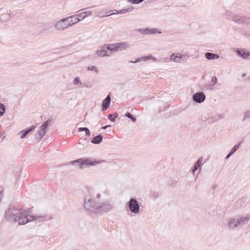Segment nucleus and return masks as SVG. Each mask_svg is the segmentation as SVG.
I'll return each mask as SVG.
<instances>
[{
    "instance_id": "f257e3e1",
    "label": "nucleus",
    "mask_w": 250,
    "mask_h": 250,
    "mask_svg": "<svg viewBox=\"0 0 250 250\" xmlns=\"http://www.w3.org/2000/svg\"><path fill=\"white\" fill-rule=\"evenodd\" d=\"M101 197L100 193L93 190H89L85 194L83 208L86 213L91 216L103 214L111 211L114 203L110 201H105L100 203L99 200Z\"/></svg>"
},
{
    "instance_id": "f03ea898",
    "label": "nucleus",
    "mask_w": 250,
    "mask_h": 250,
    "mask_svg": "<svg viewBox=\"0 0 250 250\" xmlns=\"http://www.w3.org/2000/svg\"><path fill=\"white\" fill-rule=\"evenodd\" d=\"M29 209L25 210L11 206L6 210L4 214L6 220L11 223L18 222L19 225H25L33 221L39 222L52 219L51 216L29 215Z\"/></svg>"
},
{
    "instance_id": "7ed1b4c3",
    "label": "nucleus",
    "mask_w": 250,
    "mask_h": 250,
    "mask_svg": "<svg viewBox=\"0 0 250 250\" xmlns=\"http://www.w3.org/2000/svg\"><path fill=\"white\" fill-rule=\"evenodd\" d=\"M226 16L229 20H231L238 24H247L250 23V17L233 14L229 12H226Z\"/></svg>"
},
{
    "instance_id": "20e7f679",
    "label": "nucleus",
    "mask_w": 250,
    "mask_h": 250,
    "mask_svg": "<svg viewBox=\"0 0 250 250\" xmlns=\"http://www.w3.org/2000/svg\"><path fill=\"white\" fill-rule=\"evenodd\" d=\"M104 160H101V161H97L91 160L90 158H81L78 159L76 160L72 161L71 162V165H74L76 164H77L79 166L80 168H83V166L85 165L87 167H89V166H95L97 164H101L103 162H104Z\"/></svg>"
},
{
    "instance_id": "39448f33",
    "label": "nucleus",
    "mask_w": 250,
    "mask_h": 250,
    "mask_svg": "<svg viewBox=\"0 0 250 250\" xmlns=\"http://www.w3.org/2000/svg\"><path fill=\"white\" fill-rule=\"evenodd\" d=\"M110 45L111 44H105L100 47L96 51L97 55L99 57L109 56L113 52Z\"/></svg>"
},
{
    "instance_id": "423d86ee",
    "label": "nucleus",
    "mask_w": 250,
    "mask_h": 250,
    "mask_svg": "<svg viewBox=\"0 0 250 250\" xmlns=\"http://www.w3.org/2000/svg\"><path fill=\"white\" fill-rule=\"evenodd\" d=\"M128 206L130 211L132 213L136 214L139 212V203L135 199L131 198L128 203Z\"/></svg>"
},
{
    "instance_id": "0eeeda50",
    "label": "nucleus",
    "mask_w": 250,
    "mask_h": 250,
    "mask_svg": "<svg viewBox=\"0 0 250 250\" xmlns=\"http://www.w3.org/2000/svg\"><path fill=\"white\" fill-rule=\"evenodd\" d=\"M112 48L113 52L122 51L130 47V44L127 42H119L118 43H111L110 45Z\"/></svg>"
},
{
    "instance_id": "6e6552de",
    "label": "nucleus",
    "mask_w": 250,
    "mask_h": 250,
    "mask_svg": "<svg viewBox=\"0 0 250 250\" xmlns=\"http://www.w3.org/2000/svg\"><path fill=\"white\" fill-rule=\"evenodd\" d=\"M67 21L68 19L66 18L59 20L54 24L55 28L58 31H63L67 29L68 28L67 25Z\"/></svg>"
},
{
    "instance_id": "1a4fd4ad",
    "label": "nucleus",
    "mask_w": 250,
    "mask_h": 250,
    "mask_svg": "<svg viewBox=\"0 0 250 250\" xmlns=\"http://www.w3.org/2000/svg\"><path fill=\"white\" fill-rule=\"evenodd\" d=\"M192 99L195 102L201 104L205 101L206 96L203 92H197L193 95Z\"/></svg>"
},
{
    "instance_id": "9d476101",
    "label": "nucleus",
    "mask_w": 250,
    "mask_h": 250,
    "mask_svg": "<svg viewBox=\"0 0 250 250\" xmlns=\"http://www.w3.org/2000/svg\"><path fill=\"white\" fill-rule=\"evenodd\" d=\"M228 226L229 229H232L240 227L237 218L235 217L230 218L228 222Z\"/></svg>"
},
{
    "instance_id": "9b49d317",
    "label": "nucleus",
    "mask_w": 250,
    "mask_h": 250,
    "mask_svg": "<svg viewBox=\"0 0 250 250\" xmlns=\"http://www.w3.org/2000/svg\"><path fill=\"white\" fill-rule=\"evenodd\" d=\"M83 14V13H79L78 14L67 17H66V18L68 19V20H69V19H71V20H72V21L74 23V24H76L79 21L84 19V17L82 16Z\"/></svg>"
},
{
    "instance_id": "f8f14e48",
    "label": "nucleus",
    "mask_w": 250,
    "mask_h": 250,
    "mask_svg": "<svg viewBox=\"0 0 250 250\" xmlns=\"http://www.w3.org/2000/svg\"><path fill=\"white\" fill-rule=\"evenodd\" d=\"M150 59H152L153 61H157V59L155 57H154L151 55H148V56L143 57L142 58H137L136 59V60L135 61H130L129 62L137 63V62H140L142 61L146 62L148 60H149Z\"/></svg>"
},
{
    "instance_id": "ddd939ff",
    "label": "nucleus",
    "mask_w": 250,
    "mask_h": 250,
    "mask_svg": "<svg viewBox=\"0 0 250 250\" xmlns=\"http://www.w3.org/2000/svg\"><path fill=\"white\" fill-rule=\"evenodd\" d=\"M237 219H238V223L239 224V227H242L243 225L247 224L249 221L250 218V215L247 214L245 216H241L240 217H237Z\"/></svg>"
},
{
    "instance_id": "4468645a",
    "label": "nucleus",
    "mask_w": 250,
    "mask_h": 250,
    "mask_svg": "<svg viewBox=\"0 0 250 250\" xmlns=\"http://www.w3.org/2000/svg\"><path fill=\"white\" fill-rule=\"evenodd\" d=\"M111 97L109 95H108L103 100L102 103V110L105 111L107 110L110 104Z\"/></svg>"
},
{
    "instance_id": "2eb2a0df",
    "label": "nucleus",
    "mask_w": 250,
    "mask_h": 250,
    "mask_svg": "<svg viewBox=\"0 0 250 250\" xmlns=\"http://www.w3.org/2000/svg\"><path fill=\"white\" fill-rule=\"evenodd\" d=\"M236 52L243 59H250V52L245 51L244 49H237Z\"/></svg>"
},
{
    "instance_id": "dca6fc26",
    "label": "nucleus",
    "mask_w": 250,
    "mask_h": 250,
    "mask_svg": "<svg viewBox=\"0 0 250 250\" xmlns=\"http://www.w3.org/2000/svg\"><path fill=\"white\" fill-rule=\"evenodd\" d=\"M203 158L202 157L199 158L198 160L197 161V162L195 163L194 166L193 167L192 169V172L193 174L195 173V172L198 170L199 168H200L199 172L201 171V163L203 161Z\"/></svg>"
},
{
    "instance_id": "f3484780",
    "label": "nucleus",
    "mask_w": 250,
    "mask_h": 250,
    "mask_svg": "<svg viewBox=\"0 0 250 250\" xmlns=\"http://www.w3.org/2000/svg\"><path fill=\"white\" fill-rule=\"evenodd\" d=\"M36 126H31L30 127L26 128L24 130H23L19 132L21 135V138L23 139L25 137V136L31 131H32L34 129H35Z\"/></svg>"
},
{
    "instance_id": "a211bd4d",
    "label": "nucleus",
    "mask_w": 250,
    "mask_h": 250,
    "mask_svg": "<svg viewBox=\"0 0 250 250\" xmlns=\"http://www.w3.org/2000/svg\"><path fill=\"white\" fill-rule=\"evenodd\" d=\"M205 57L209 60L217 59L219 58V56L217 54L207 52L205 54Z\"/></svg>"
},
{
    "instance_id": "6ab92c4d",
    "label": "nucleus",
    "mask_w": 250,
    "mask_h": 250,
    "mask_svg": "<svg viewBox=\"0 0 250 250\" xmlns=\"http://www.w3.org/2000/svg\"><path fill=\"white\" fill-rule=\"evenodd\" d=\"M103 139V137L101 134H99L94 137L91 140V143L94 144H100Z\"/></svg>"
},
{
    "instance_id": "aec40b11",
    "label": "nucleus",
    "mask_w": 250,
    "mask_h": 250,
    "mask_svg": "<svg viewBox=\"0 0 250 250\" xmlns=\"http://www.w3.org/2000/svg\"><path fill=\"white\" fill-rule=\"evenodd\" d=\"M142 33L144 34H152L154 33H161L160 31H158L157 29H149L146 28L142 30Z\"/></svg>"
},
{
    "instance_id": "412c9836",
    "label": "nucleus",
    "mask_w": 250,
    "mask_h": 250,
    "mask_svg": "<svg viewBox=\"0 0 250 250\" xmlns=\"http://www.w3.org/2000/svg\"><path fill=\"white\" fill-rule=\"evenodd\" d=\"M179 54L175 55V54H172L170 56V59L176 62H180V60L183 57L184 55L179 56Z\"/></svg>"
},
{
    "instance_id": "4be33fe9",
    "label": "nucleus",
    "mask_w": 250,
    "mask_h": 250,
    "mask_svg": "<svg viewBox=\"0 0 250 250\" xmlns=\"http://www.w3.org/2000/svg\"><path fill=\"white\" fill-rule=\"evenodd\" d=\"M46 134V131H43L41 129H39L38 132L35 135V138L36 139H41Z\"/></svg>"
},
{
    "instance_id": "5701e85b",
    "label": "nucleus",
    "mask_w": 250,
    "mask_h": 250,
    "mask_svg": "<svg viewBox=\"0 0 250 250\" xmlns=\"http://www.w3.org/2000/svg\"><path fill=\"white\" fill-rule=\"evenodd\" d=\"M133 9V7L131 6L127 8L123 9L117 12L118 14H124L131 12Z\"/></svg>"
},
{
    "instance_id": "b1692460",
    "label": "nucleus",
    "mask_w": 250,
    "mask_h": 250,
    "mask_svg": "<svg viewBox=\"0 0 250 250\" xmlns=\"http://www.w3.org/2000/svg\"><path fill=\"white\" fill-rule=\"evenodd\" d=\"M95 15L98 17L103 18L104 17H107L110 15H112L113 14H110L109 15H104L103 11H100V10H96L95 12Z\"/></svg>"
},
{
    "instance_id": "393cba45",
    "label": "nucleus",
    "mask_w": 250,
    "mask_h": 250,
    "mask_svg": "<svg viewBox=\"0 0 250 250\" xmlns=\"http://www.w3.org/2000/svg\"><path fill=\"white\" fill-rule=\"evenodd\" d=\"M78 129L79 132L85 131L86 137H88L90 136V131L88 128L82 127H79Z\"/></svg>"
},
{
    "instance_id": "a878e982",
    "label": "nucleus",
    "mask_w": 250,
    "mask_h": 250,
    "mask_svg": "<svg viewBox=\"0 0 250 250\" xmlns=\"http://www.w3.org/2000/svg\"><path fill=\"white\" fill-rule=\"evenodd\" d=\"M78 129L79 132L85 131L86 137H88L90 136V131L88 128L82 127H79Z\"/></svg>"
},
{
    "instance_id": "bb28decb",
    "label": "nucleus",
    "mask_w": 250,
    "mask_h": 250,
    "mask_svg": "<svg viewBox=\"0 0 250 250\" xmlns=\"http://www.w3.org/2000/svg\"><path fill=\"white\" fill-rule=\"evenodd\" d=\"M73 83L75 85H78L79 84H80V85H82L83 87L86 86L85 83L83 84L81 83L80 79L79 77H76L74 79V80H73Z\"/></svg>"
},
{
    "instance_id": "cd10ccee",
    "label": "nucleus",
    "mask_w": 250,
    "mask_h": 250,
    "mask_svg": "<svg viewBox=\"0 0 250 250\" xmlns=\"http://www.w3.org/2000/svg\"><path fill=\"white\" fill-rule=\"evenodd\" d=\"M160 193L159 192L151 191L150 193V196L151 198H154V199L155 200L160 195Z\"/></svg>"
},
{
    "instance_id": "c85d7f7f",
    "label": "nucleus",
    "mask_w": 250,
    "mask_h": 250,
    "mask_svg": "<svg viewBox=\"0 0 250 250\" xmlns=\"http://www.w3.org/2000/svg\"><path fill=\"white\" fill-rule=\"evenodd\" d=\"M212 85H210V84H205L201 88V89L202 90H211L212 89Z\"/></svg>"
},
{
    "instance_id": "c756f323",
    "label": "nucleus",
    "mask_w": 250,
    "mask_h": 250,
    "mask_svg": "<svg viewBox=\"0 0 250 250\" xmlns=\"http://www.w3.org/2000/svg\"><path fill=\"white\" fill-rule=\"evenodd\" d=\"M5 112V107L4 105L0 103V116L3 115Z\"/></svg>"
},
{
    "instance_id": "7c9ffc66",
    "label": "nucleus",
    "mask_w": 250,
    "mask_h": 250,
    "mask_svg": "<svg viewBox=\"0 0 250 250\" xmlns=\"http://www.w3.org/2000/svg\"><path fill=\"white\" fill-rule=\"evenodd\" d=\"M125 116L130 119L133 122H135L136 121V118L135 117L133 116L129 112H127L125 114Z\"/></svg>"
},
{
    "instance_id": "2f4dec72",
    "label": "nucleus",
    "mask_w": 250,
    "mask_h": 250,
    "mask_svg": "<svg viewBox=\"0 0 250 250\" xmlns=\"http://www.w3.org/2000/svg\"><path fill=\"white\" fill-rule=\"evenodd\" d=\"M114 115L115 116V117H114V118L113 117V115H112V114H109V115H108V117H108V119L109 120H110L111 122H115V120H116V118H117V117L118 116V115L117 113H115L114 114Z\"/></svg>"
},
{
    "instance_id": "473e14b6",
    "label": "nucleus",
    "mask_w": 250,
    "mask_h": 250,
    "mask_svg": "<svg viewBox=\"0 0 250 250\" xmlns=\"http://www.w3.org/2000/svg\"><path fill=\"white\" fill-rule=\"evenodd\" d=\"M241 142L239 143L238 145H235L231 149L230 152L232 154L235 153V152L237 150V149L239 148L240 145L241 144Z\"/></svg>"
},
{
    "instance_id": "72a5a7b5",
    "label": "nucleus",
    "mask_w": 250,
    "mask_h": 250,
    "mask_svg": "<svg viewBox=\"0 0 250 250\" xmlns=\"http://www.w3.org/2000/svg\"><path fill=\"white\" fill-rule=\"evenodd\" d=\"M144 0H128V2L131 4H139L143 2Z\"/></svg>"
},
{
    "instance_id": "f704fd0d",
    "label": "nucleus",
    "mask_w": 250,
    "mask_h": 250,
    "mask_svg": "<svg viewBox=\"0 0 250 250\" xmlns=\"http://www.w3.org/2000/svg\"><path fill=\"white\" fill-rule=\"evenodd\" d=\"M87 69L90 71H94L96 73H98V70L94 66H89L87 67Z\"/></svg>"
},
{
    "instance_id": "c9c22d12",
    "label": "nucleus",
    "mask_w": 250,
    "mask_h": 250,
    "mask_svg": "<svg viewBox=\"0 0 250 250\" xmlns=\"http://www.w3.org/2000/svg\"><path fill=\"white\" fill-rule=\"evenodd\" d=\"M81 13H83L82 15V16H84V18L88 15H91L92 13V11H86L83 12H82Z\"/></svg>"
},
{
    "instance_id": "e433bc0d",
    "label": "nucleus",
    "mask_w": 250,
    "mask_h": 250,
    "mask_svg": "<svg viewBox=\"0 0 250 250\" xmlns=\"http://www.w3.org/2000/svg\"><path fill=\"white\" fill-rule=\"evenodd\" d=\"M43 27L44 31H49L52 29V26L49 25L48 23L44 24Z\"/></svg>"
},
{
    "instance_id": "4c0bfd02",
    "label": "nucleus",
    "mask_w": 250,
    "mask_h": 250,
    "mask_svg": "<svg viewBox=\"0 0 250 250\" xmlns=\"http://www.w3.org/2000/svg\"><path fill=\"white\" fill-rule=\"evenodd\" d=\"M250 118V110L247 111L244 115L243 121H245V119Z\"/></svg>"
},
{
    "instance_id": "58836bf2",
    "label": "nucleus",
    "mask_w": 250,
    "mask_h": 250,
    "mask_svg": "<svg viewBox=\"0 0 250 250\" xmlns=\"http://www.w3.org/2000/svg\"><path fill=\"white\" fill-rule=\"evenodd\" d=\"M211 81L212 82V84H210V85H212V86L215 85V84L217 82V79L216 76H213L212 77Z\"/></svg>"
},
{
    "instance_id": "ea45409f",
    "label": "nucleus",
    "mask_w": 250,
    "mask_h": 250,
    "mask_svg": "<svg viewBox=\"0 0 250 250\" xmlns=\"http://www.w3.org/2000/svg\"><path fill=\"white\" fill-rule=\"evenodd\" d=\"M51 121V120L49 119L46 121L44 122L42 125L47 128Z\"/></svg>"
},
{
    "instance_id": "a19ab883",
    "label": "nucleus",
    "mask_w": 250,
    "mask_h": 250,
    "mask_svg": "<svg viewBox=\"0 0 250 250\" xmlns=\"http://www.w3.org/2000/svg\"><path fill=\"white\" fill-rule=\"evenodd\" d=\"M71 19H69V20L67 21V25L68 27L71 26L75 24L71 20Z\"/></svg>"
},
{
    "instance_id": "79ce46f5",
    "label": "nucleus",
    "mask_w": 250,
    "mask_h": 250,
    "mask_svg": "<svg viewBox=\"0 0 250 250\" xmlns=\"http://www.w3.org/2000/svg\"><path fill=\"white\" fill-rule=\"evenodd\" d=\"M247 198H243L241 199L240 200H239L238 201V202L240 203L241 206H242V203L245 204L246 202H247Z\"/></svg>"
},
{
    "instance_id": "37998d69",
    "label": "nucleus",
    "mask_w": 250,
    "mask_h": 250,
    "mask_svg": "<svg viewBox=\"0 0 250 250\" xmlns=\"http://www.w3.org/2000/svg\"><path fill=\"white\" fill-rule=\"evenodd\" d=\"M46 127H45L44 125H42L40 127V129H41L42 130H43V131H46Z\"/></svg>"
},
{
    "instance_id": "c03bdc74",
    "label": "nucleus",
    "mask_w": 250,
    "mask_h": 250,
    "mask_svg": "<svg viewBox=\"0 0 250 250\" xmlns=\"http://www.w3.org/2000/svg\"><path fill=\"white\" fill-rule=\"evenodd\" d=\"M46 127H45L44 125H42L40 127V129H41L42 130H43V131H46Z\"/></svg>"
},
{
    "instance_id": "a18cd8bd",
    "label": "nucleus",
    "mask_w": 250,
    "mask_h": 250,
    "mask_svg": "<svg viewBox=\"0 0 250 250\" xmlns=\"http://www.w3.org/2000/svg\"><path fill=\"white\" fill-rule=\"evenodd\" d=\"M110 127H111L110 125H105L104 126L102 127L101 129H106L107 128Z\"/></svg>"
},
{
    "instance_id": "49530a36",
    "label": "nucleus",
    "mask_w": 250,
    "mask_h": 250,
    "mask_svg": "<svg viewBox=\"0 0 250 250\" xmlns=\"http://www.w3.org/2000/svg\"><path fill=\"white\" fill-rule=\"evenodd\" d=\"M232 155V153H231L230 152L229 153V154L227 155L226 159H228Z\"/></svg>"
},
{
    "instance_id": "de8ad7c7",
    "label": "nucleus",
    "mask_w": 250,
    "mask_h": 250,
    "mask_svg": "<svg viewBox=\"0 0 250 250\" xmlns=\"http://www.w3.org/2000/svg\"><path fill=\"white\" fill-rule=\"evenodd\" d=\"M3 139H4V137L0 135V141H2L3 140Z\"/></svg>"
},
{
    "instance_id": "09e8293b",
    "label": "nucleus",
    "mask_w": 250,
    "mask_h": 250,
    "mask_svg": "<svg viewBox=\"0 0 250 250\" xmlns=\"http://www.w3.org/2000/svg\"><path fill=\"white\" fill-rule=\"evenodd\" d=\"M154 1V0H147V2L150 3Z\"/></svg>"
},
{
    "instance_id": "8fccbe9b",
    "label": "nucleus",
    "mask_w": 250,
    "mask_h": 250,
    "mask_svg": "<svg viewBox=\"0 0 250 250\" xmlns=\"http://www.w3.org/2000/svg\"><path fill=\"white\" fill-rule=\"evenodd\" d=\"M245 76H246V74H243L242 75V77H245Z\"/></svg>"
},
{
    "instance_id": "3c124183",
    "label": "nucleus",
    "mask_w": 250,
    "mask_h": 250,
    "mask_svg": "<svg viewBox=\"0 0 250 250\" xmlns=\"http://www.w3.org/2000/svg\"><path fill=\"white\" fill-rule=\"evenodd\" d=\"M209 84H212V81H211V82H210V83H209Z\"/></svg>"
},
{
    "instance_id": "603ef678",
    "label": "nucleus",
    "mask_w": 250,
    "mask_h": 250,
    "mask_svg": "<svg viewBox=\"0 0 250 250\" xmlns=\"http://www.w3.org/2000/svg\"><path fill=\"white\" fill-rule=\"evenodd\" d=\"M94 6H91V7H89L88 8H93Z\"/></svg>"
}]
</instances>
